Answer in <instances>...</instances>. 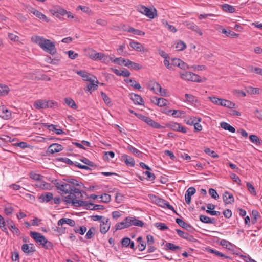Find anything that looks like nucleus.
<instances>
[{"label": "nucleus", "mask_w": 262, "mask_h": 262, "mask_svg": "<svg viewBox=\"0 0 262 262\" xmlns=\"http://www.w3.org/2000/svg\"><path fill=\"white\" fill-rule=\"evenodd\" d=\"M249 70L251 72H254L262 76V69L260 68L251 66L250 67Z\"/></svg>", "instance_id": "nucleus-62"}, {"label": "nucleus", "mask_w": 262, "mask_h": 262, "mask_svg": "<svg viewBox=\"0 0 262 262\" xmlns=\"http://www.w3.org/2000/svg\"><path fill=\"white\" fill-rule=\"evenodd\" d=\"M151 101L152 103L160 107L166 106L168 103L167 100L163 98H158L157 97H154L151 98Z\"/></svg>", "instance_id": "nucleus-10"}, {"label": "nucleus", "mask_w": 262, "mask_h": 262, "mask_svg": "<svg viewBox=\"0 0 262 262\" xmlns=\"http://www.w3.org/2000/svg\"><path fill=\"white\" fill-rule=\"evenodd\" d=\"M95 230H96V228L94 227H92L91 228H90L85 235V238H86V239L92 238L95 235Z\"/></svg>", "instance_id": "nucleus-48"}, {"label": "nucleus", "mask_w": 262, "mask_h": 262, "mask_svg": "<svg viewBox=\"0 0 262 262\" xmlns=\"http://www.w3.org/2000/svg\"><path fill=\"white\" fill-rule=\"evenodd\" d=\"M99 198L104 203H108L111 201V195L107 193H104L100 196Z\"/></svg>", "instance_id": "nucleus-59"}, {"label": "nucleus", "mask_w": 262, "mask_h": 262, "mask_svg": "<svg viewBox=\"0 0 262 262\" xmlns=\"http://www.w3.org/2000/svg\"><path fill=\"white\" fill-rule=\"evenodd\" d=\"M34 107L37 109H45L48 108L46 101L45 100H38L34 103Z\"/></svg>", "instance_id": "nucleus-25"}, {"label": "nucleus", "mask_w": 262, "mask_h": 262, "mask_svg": "<svg viewBox=\"0 0 262 262\" xmlns=\"http://www.w3.org/2000/svg\"><path fill=\"white\" fill-rule=\"evenodd\" d=\"M222 7L223 11L225 12L233 13L235 11V8L234 7L227 4L223 5Z\"/></svg>", "instance_id": "nucleus-40"}, {"label": "nucleus", "mask_w": 262, "mask_h": 262, "mask_svg": "<svg viewBox=\"0 0 262 262\" xmlns=\"http://www.w3.org/2000/svg\"><path fill=\"white\" fill-rule=\"evenodd\" d=\"M176 222L180 227L186 230H188L189 228H191L190 224L185 222L181 219L177 218L176 219Z\"/></svg>", "instance_id": "nucleus-35"}, {"label": "nucleus", "mask_w": 262, "mask_h": 262, "mask_svg": "<svg viewBox=\"0 0 262 262\" xmlns=\"http://www.w3.org/2000/svg\"><path fill=\"white\" fill-rule=\"evenodd\" d=\"M86 227L84 226H82L78 228H75L74 229V231L76 233H79L81 235H83L85 232L86 231Z\"/></svg>", "instance_id": "nucleus-52"}, {"label": "nucleus", "mask_w": 262, "mask_h": 262, "mask_svg": "<svg viewBox=\"0 0 262 262\" xmlns=\"http://www.w3.org/2000/svg\"><path fill=\"white\" fill-rule=\"evenodd\" d=\"M176 48L179 51H183L186 48V44L183 41H180L176 45Z\"/></svg>", "instance_id": "nucleus-63"}, {"label": "nucleus", "mask_w": 262, "mask_h": 262, "mask_svg": "<svg viewBox=\"0 0 262 262\" xmlns=\"http://www.w3.org/2000/svg\"><path fill=\"white\" fill-rule=\"evenodd\" d=\"M222 33L226 35L227 37L230 38H237L239 36V34L233 32L232 31H227L226 29L223 28L222 30Z\"/></svg>", "instance_id": "nucleus-30"}, {"label": "nucleus", "mask_w": 262, "mask_h": 262, "mask_svg": "<svg viewBox=\"0 0 262 262\" xmlns=\"http://www.w3.org/2000/svg\"><path fill=\"white\" fill-rule=\"evenodd\" d=\"M196 192V190L194 187H190L186 191L185 198V201L187 204H189L191 202V197Z\"/></svg>", "instance_id": "nucleus-18"}, {"label": "nucleus", "mask_w": 262, "mask_h": 262, "mask_svg": "<svg viewBox=\"0 0 262 262\" xmlns=\"http://www.w3.org/2000/svg\"><path fill=\"white\" fill-rule=\"evenodd\" d=\"M130 239L129 237H124L122 238L121 242V244L122 247H127L129 246Z\"/></svg>", "instance_id": "nucleus-64"}, {"label": "nucleus", "mask_w": 262, "mask_h": 262, "mask_svg": "<svg viewBox=\"0 0 262 262\" xmlns=\"http://www.w3.org/2000/svg\"><path fill=\"white\" fill-rule=\"evenodd\" d=\"M139 243L138 248L140 251H143L146 248V243L141 236L138 237L137 239Z\"/></svg>", "instance_id": "nucleus-38"}, {"label": "nucleus", "mask_w": 262, "mask_h": 262, "mask_svg": "<svg viewBox=\"0 0 262 262\" xmlns=\"http://www.w3.org/2000/svg\"><path fill=\"white\" fill-rule=\"evenodd\" d=\"M45 126H47L49 130L54 132L57 135H60L64 133V132L60 129H57L56 125L53 124L48 125L47 124H45Z\"/></svg>", "instance_id": "nucleus-34"}, {"label": "nucleus", "mask_w": 262, "mask_h": 262, "mask_svg": "<svg viewBox=\"0 0 262 262\" xmlns=\"http://www.w3.org/2000/svg\"><path fill=\"white\" fill-rule=\"evenodd\" d=\"M140 11L150 18H154L155 17L154 12L150 9L145 6H141Z\"/></svg>", "instance_id": "nucleus-26"}, {"label": "nucleus", "mask_w": 262, "mask_h": 262, "mask_svg": "<svg viewBox=\"0 0 262 262\" xmlns=\"http://www.w3.org/2000/svg\"><path fill=\"white\" fill-rule=\"evenodd\" d=\"M127 149L130 151L133 154H135V155H137L138 156H140L141 154V152L137 149L135 148L133 146L129 145L127 146Z\"/></svg>", "instance_id": "nucleus-60"}, {"label": "nucleus", "mask_w": 262, "mask_h": 262, "mask_svg": "<svg viewBox=\"0 0 262 262\" xmlns=\"http://www.w3.org/2000/svg\"><path fill=\"white\" fill-rule=\"evenodd\" d=\"M130 99L135 104L138 105H143V100L142 98L139 95L131 93L129 94Z\"/></svg>", "instance_id": "nucleus-24"}, {"label": "nucleus", "mask_w": 262, "mask_h": 262, "mask_svg": "<svg viewBox=\"0 0 262 262\" xmlns=\"http://www.w3.org/2000/svg\"><path fill=\"white\" fill-rule=\"evenodd\" d=\"M31 12L36 15L37 17L45 21L48 22L49 21L45 15L43 14L40 12L36 9H33V10L31 11Z\"/></svg>", "instance_id": "nucleus-29"}, {"label": "nucleus", "mask_w": 262, "mask_h": 262, "mask_svg": "<svg viewBox=\"0 0 262 262\" xmlns=\"http://www.w3.org/2000/svg\"><path fill=\"white\" fill-rule=\"evenodd\" d=\"M155 227L158 228L159 230L164 231L168 229V227L163 223H156L155 224Z\"/></svg>", "instance_id": "nucleus-61"}, {"label": "nucleus", "mask_w": 262, "mask_h": 262, "mask_svg": "<svg viewBox=\"0 0 262 262\" xmlns=\"http://www.w3.org/2000/svg\"><path fill=\"white\" fill-rule=\"evenodd\" d=\"M81 199H82V198L81 199L76 198L75 199L73 198L72 200H67L66 203H71L72 205L75 207L83 206L85 208L88 204V203L86 201H83L81 200Z\"/></svg>", "instance_id": "nucleus-5"}, {"label": "nucleus", "mask_w": 262, "mask_h": 262, "mask_svg": "<svg viewBox=\"0 0 262 262\" xmlns=\"http://www.w3.org/2000/svg\"><path fill=\"white\" fill-rule=\"evenodd\" d=\"M77 74L82 77L83 80L84 81L90 80L91 77H90V74H88L87 72L84 71H79L77 72Z\"/></svg>", "instance_id": "nucleus-49"}, {"label": "nucleus", "mask_w": 262, "mask_h": 262, "mask_svg": "<svg viewBox=\"0 0 262 262\" xmlns=\"http://www.w3.org/2000/svg\"><path fill=\"white\" fill-rule=\"evenodd\" d=\"M9 229L11 230L13 233L16 234L17 236L20 235V231L18 228H17L14 225H12L8 226Z\"/></svg>", "instance_id": "nucleus-58"}, {"label": "nucleus", "mask_w": 262, "mask_h": 262, "mask_svg": "<svg viewBox=\"0 0 262 262\" xmlns=\"http://www.w3.org/2000/svg\"><path fill=\"white\" fill-rule=\"evenodd\" d=\"M10 89L9 87L5 84H0V95L2 96L6 95L8 94Z\"/></svg>", "instance_id": "nucleus-42"}, {"label": "nucleus", "mask_w": 262, "mask_h": 262, "mask_svg": "<svg viewBox=\"0 0 262 262\" xmlns=\"http://www.w3.org/2000/svg\"><path fill=\"white\" fill-rule=\"evenodd\" d=\"M31 40L33 43L39 46L44 51L51 55H54L56 53L55 43L50 40L37 35L32 36Z\"/></svg>", "instance_id": "nucleus-2"}, {"label": "nucleus", "mask_w": 262, "mask_h": 262, "mask_svg": "<svg viewBox=\"0 0 262 262\" xmlns=\"http://www.w3.org/2000/svg\"><path fill=\"white\" fill-rule=\"evenodd\" d=\"M249 139L251 142L256 145H260L262 142H260L259 138L255 135H251L249 136Z\"/></svg>", "instance_id": "nucleus-41"}, {"label": "nucleus", "mask_w": 262, "mask_h": 262, "mask_svg": "<svg viewBox=\"0 0 262 262\" xmlns=\"http://www.w3.org/2000/svg\"><path fill=\"white\" fill-rule=\"evenodd\" d=\"M204 151L206 154L209 155L212 158H215L219 157V155L214 151L211 150L209 148H205Z\"/></svg>", "instance_id": "nucleus-53"}, {"label": "nucleus", "mask_w": 262, "mask_h": 262, "mask_svg": "<svg viewBox=\"0 0 262 262\" xmlns=\"http://www.w3.org/2000/svg\"><path fill=\"white\" fill-rule=\"evenodd\" d=\"M200 220L204 223H214L215 219L214 218L211 219L207 216L201 215L199 216Z\"/></svg>", "instance_id": "nucleus-32"}, {"label": "nucleus", "mask_w": 262, "mask_h": 262, "mask_svg": "<svg viewBox=\"0 0 262 262\" xmlns=\"http://www.w3.org/2000/svg\"><path fill=\"white\" fill-rule=\"evenodd\" d=\"M0 117L6 120L9 119L11 117V112L5 106H2L0 107Z\"/></svg>", "instance_id": "nucleus-13"}, {"label": "nucleus", "mask_w": 262, "mask_h": 262, "mask_svg": "<svg viewBox=\"0 0 262 262\" xmlns=\"http://www.w3.org/2000/svg\"><path fill=\"white\" fill-rule=\"evenodd\" d=\"M184 24L187 26L188 29L192 30V31L198 33L200 36H202L203 34L202 32L200 29V28L198 27L197 25L194 24L193 23L191 22L190 21H186L184 23Z\"/></svg>", "instance_id": "nucleus-11"}, {"label": "nucleus", "mask_w": 262, "mask_h": 262, "mask_svg": "<svg viewBox=\"0 0 262 262\" xmlns=\"http://www.w3.org/2000/svg\"><path fill=\"white\" fill-rule=\"evenodd\" d=\"M63 150V147L61 145L57 143H53L48 147L47 152L50 154H55Z\"/></svg>", "instance_id": "nucleus-9"}, {"label": "nucleus", "mask_w": 262, "mask_h": 262, "mask_svg": "<svg viewBox=\"0 0 262 262\" xmlns=\"http://www.w3.org/2000/svg\"><path fill=\"white\" fill-rule=\"evenodd\" d=\"M111 227V222L109 219L107 218L105 221H101L100 225V232L104 234L109 230Z\"/></svg>", "instance_id": "nucleus-8"}, {"label": "nucleus", "mask_w": 262, "mask_h": 262, "mask_svg": "<svg viewBox=\"0 0 262 262\" xmlns=\"http://www.w3.org/2000/svg\"><path fill=\"white\" fill-rule=\"evenodd\" d=\"M131 226V224H130V222H129V221L124 220V221L118 223L116 224L115 228V230L114 232L118 230H122L124 228H128Z\"/></svg>", "instance_id": "nucleus-17"}, {"label": "nucleus", "mask_w": 262, "mask_h": 262, "mask_svg": "<svg viewBox=\"0 0 262 262\" xmlns=\"http://www.w3.org/2000/svg\"><path fill=\"white\" fill-rule=\"evenodd\" d=\"M221 127L225 130H228L231 133H235V129L227 122H222L220 123Z\"/></svg>", "instance_id": "nucleus-31"}, {"label": "nucleus", "mask_w": 262, "mask_h": 262, "mask_svg": "<svg viewBox=\"0 0 262 262\" xmlns=\"http://www.w3.org/2000/svg\"><path fill=\"white\" fill-rule=\"evenodd\" d=\"M53 199V194L51 192H45L38 198L39 202L48 203Z\"/></svg>", "instance_id": "nucleus-12"}, {"label": "nucleus", "mask_w": 262, "mask_h": 262, "mask_svg": "<svg viewBox=\"0 0 262 262\" xmlns=\"http://www.w3.org/2000/svg\"><path fill=\"white\" fill-rule=\"evenodd\" d=\"M192 77L191 81L193 82H202L203 81H206V78L204 77L202 79H201L200 77L193 73H192Z\"/></svg>", "instance_id": "nucleus-47"}, {"label": "nucleus", "mask_w": 262, "mask_h": 262, "mask_svg": "<svg viewBox=\"0 0 262 262\" xmlns=\"http://www.w3.org/2000/svg\"><path fill=\"white\" fill-rule=\"evenodd\" d=\"M63 224H67L71 227L75 226L76 224L74 220L68 218H62L58 221V226H62Z\"/></svg>", "instance_id": "nucleus-22"}, {"label": "nucleus", "mask_w": 262, "mask_h": 262, "mask_svg": "<svg viewBox=\"0 0 262 262\" xmlns=\"http://www.w3.org/2000/svg\"><path fill=\"white\" fill-rule=\"evenodd\" d=\"M22 251L26 254H29L30 253L34 252L36 251L35 248L33 246V244H23L21 246Z\"/></svg>", "instance_id": "nucleus-20"}, {"label": "nucleus", "mask_w": 262, "mask_h": 262, "mask_svg": "<svg viewBox=\"0 0 262 262\" xmlns=\"http://www.w3.org/2000/svg\"><path fill=\"white\" fill-rule=\"evenodd\" d=\"M64 101L66 103L72 108H77V105L72 98H66L64 99Z\"/></svg>", "instance_id": "nucleus-44"}, {"label": "nucleus", "mask_w": 262, "mask_h": 262, "mask_svg": "<svg viewBox=\"0 0 262 262\" xmlns=\"http://www.w3.org/2000/svg\"><path fill=\"white\" fill-rule=\"evenodd\" d=\"M208 99H209L214 104L218 105H221V103L223 101V99L218 98L215 97H211V96L208 97Z\"/></svg>", "instance_id": "nucleus-51"}, {"label": "nucleus", "mask_w": 262, "mask_h": 262, "mask_svg": "<svg viewBox=\"0 0 262 262\" xmlns=\"http://www.w3.org/2000/svg\"><path fill=\"white\" fill-rule=\"evenodd\" d=\"M167 126L173 130L178 132L180 128V124L176 122H170L167 124Z\"/></svg>", "instance_id": "nucleus-45"}, {"label": "nucleus", "mask_w": 262, "mask_h": 262, "mask_svg": "<svg viewBox=\"0 0 262 262\" xmlns=\"http://www.w3.org/2000/svg\"><path fill=\"white\" fill-rule=\"evenodd\" d=\"M192 73L190 72L185 71L184 72H180L181 78L185 80L191 81L192 77Z\"/></svg>", "instance_id": "nucleus-37"}, {"label": "nucleus", "mask_w": 262, "mask_h": 262, "mask_svg": "<svg viewBox=\"0 0 262 262\" xmlns=\"http://www.w3.org/2000/svg\"><path fill=\"white\" fill-rule=\"evenodd\" d=\"M35 185L42 190H51L53 188V186L50 183L42 181V179L37 181Z\"/></svg>", "instance_id": "nucleus-14"}, {"label": "nucleus", "mask_w": 262, "mask_h": 262, "mask_svg": "<svg viewBox=\"0 0 262 262\" xmlns=\"http://www.w3.org/2000/svg\"><path fill=\"white\" fill-rule=\"evenodd\" d=\"M30 236L33 238L37 243L42 245V247L46 249L51 250L53 248V244L48 241L45 236L41 233L36 232H30Z\"/></svg>", "instance_id": "nucleus-3"}, {"label": "nucleus", "mask_w": 262, "mask_h": 262, "mask_svg": "<svg viewBox=\"0 0 262 262\" xmlns=\"http://www.w3.org/2000/svg\"><path fill=\"white\" fill-rule=\"evenodd\" d=\"M149 199L152 201V202L156 204L163 208H167L169 210L172 211L173 212L179 215L174 210V208L169 204V203L166 200L159 198V196L154 194H149Z\"/></svg>", "instance_id": "nucleus-4"}, {"label": "nucleus", "mask_w": 262, "mask_h": 262, "mask_svg": "<svg viewBox=\"0 0 262 262\" xmlns=\"http://www.w3.org/2000/svg\"><path fill=\"white\" fill-rule=\"evenodd\" d=\"M165 249L166 250H169L172 251H176L178 250H180L181 249V248L180 246L175 245L171 243H167L165 245Z\"/></svg>", "instance_id": "nucleus-28"}, {"label": "nucleus", "mask_w": 262, "mask_h": 262, "mask_svg": "<svg viewBox=\"0 0 262 262\" xmlns=\"http://www.w3.org/2000/svg\"><path fill=\"white\" fill-rule=\"evenodd\" d=\"M221 106L232 108L235 107V104L231 101L223 99V101L221 103Z\"/></svg>", "instance_id": "nucleus-33"}, {"label": "nucleus", "mask_w": 262, "mask_h": 262, "mask_svg": "<svg viewBox=\"0 0 262 262\" xmlns=\"http://www.w3.org/2000/svg\"><path fill=\"white\" fill-rule=\"evenodd\" d=\"M101 95L105 103L108 106H111L112 105V102L107 95L105 93L101 92Z\"/></svg>", "instance_id": "nucleus-50"}, {"label": "nucleus", "mask_w": 262, "mask_h": 262, "mask_svg": "<svg viewBox=\"0 0 262 262\" xmlns=\"http://www.w3.org/2000/svg\"><path fill=\"white\" fill-rule=\"evenodd\" d=\"M88 81L90 82V83L87 85V89L88 91H91V90H96L97 89L98 86L97 84H95V79H90V80H88Z\"/></svg>", "instance_id": "nucleus-36"}, {"label": "nucleus", "mask_w": 262, "mask_h": 262, "mask_svg": "<svg viewBox=\"0 0 262 262\" xmlns=\"http://www.w3.org/2000/svg\"><path fill=\"white\" fill-rule=\"evenodd\" d=\"M171 64L172 66H177L182 69H188L189 66L182 60L179 58H173L171 60Z\"/></svg>", "instance_id": "nucleus-7"}, {"label": "nucleus", "mask_w": 262, "mask_h": 262, "mask_svg": "<svg viewBox=\"0 0 262 262\" xmlns=\"http://www.w3.org/2000/svg\"><path fill=\"white\" fill-rule=\"evenodd\" d=\"M89 57L92 59L100 60H105V58H107V57L105 56L103 53H95L94 54L90 55Z\"/></svg>", "instance_id": "nucleus-27"}, {"label": "nucleus", "mask_w": 262, "mask_h": 262, "mask_svg": "<svg viewBox=\"0 0 262 262\" xmlns=\"http://www.w3.org/2000/svg\"><path fill=\"white\" fill-rule=\"evenodd\" d=\"M122 159L127 166L134 167L135 164V161L133 158L126 155H123Z\"/></svg>", "instance_id": "nucleus-23"}, {"label": "nucleus", "mask_w": 262, "mask_h": 262, "mask_svg": "<svg viewBox=\"0 0 262 262\" xmlns=\"http://www.w3.org/2000/svg\"><path fill=\"white\" fill-rule=\"evenodd\" d=\"M112 62L113 63L117 64L119 66H121V65L124 66L125 63L126 62V59H125L122 57L116 58L115 59L113 60Z\"/></svg>", "instance_id": "nucleus-54"}, {"label": "nucleus", "mask_w": 262, "mask_h": 262, "mask_svg": "<svg viewBox=\"0 0 262 262\" xmlns=\"http://www.w3.org/2000/svg\"><path fill=\"white\" fill-rule=\"evenodd\" d=\"M142 120L145 122L148 125L154 128H164V127L159 124L158 123L155 122L154 120L151 119L150 118L144 116L142 117Z\"/></svg>", "instance_id": "nucleus-6"}, {"label": "nucleus", "mask_w": 262, "mask_h": 262, "mask_svg": "<svg viewBox=\"0 0 262 262\" xmlns=\"http://www.w3.org/2000/svg\"><path fill=\"white\" fill-rule=\"evenodd\" d=\"M129 45L132 48L138 52L143 51L144 52L147 51V49L144 50V48L142 45L138 42L132 41L130 42Z\"/></svg>", "instance_id": "nucleus-16"}, {"label": "nucleus", "mask_w": 262, "mask_h": 262, "mask_svg": "<svg viewBox=\"0 0 262 262\" xmlns=\"http://www.w3.org/2000/svg\"><path fill=\"white\" fill-rule=\"evenodd\" d=\"M125 48V45H122L119 46V48L117 49V52L118 53L123 56H126L128 55V53L127 52H124V49Z\"/></svg>", "instance_id": "nucleus-55"}, {"label": "nucleus", "mask_w": 262, "mask_h": 262, "mask_svg": "<svg viewBox=\"0 0 262 262\" xmlns=\"http://www.w3.org/2000/svg\"><path fill=\"white\" fill-rule=\"evenodd\" d=\"M125 220L129 221V222H130L131 226L134 225L136 226H139L141 227H142L144 226V223L142 221L138 220L135 217L130 216L127 217L125 218Z\"/></svg>", "instance_id": "nucleus-19"}, {"label": "nucleus", "mask_w": 262, "mask_h": 262, "mask_svg": "<svg viewBox=\"0 0 262 262\" xmlns=\"http://www.w3.org/2000/svg\"><path fill=\"white\" fill-rule=\"evenodd\" d=\"M246 186L249 191L250 192L251 194H252L253 195H256V192L254 186L250 182H247Z\"/></svg>", "instance_id": "nucleus-56"}, {"label": "nucleus", "mask_w": 262, "mask_h": 262, "mask_svg": "<svg viewBox=\"0 0 262 262\" xmlns=\"http://www.w3.org/2000/svg\"><path fill=\"white\" fill-rule=\"evenodd\" d=\"M51 12L54 16L59 19H61V17L66 15V13H67V11L66 10L61 8L51 10Z\"/></svg>", "instance_id": "nucleus-21"}, {"label": "nucleus", "mask_w": 262, "mask_h": 262, "mask_svg": "<svg viewBox=\"0 0 262 262\" xmlns=\"http://www.w3.org/2000/svg\"><path fill=\"white\" fill-rule=\"evenodd\" d=\"M124 81L126 83H129V82L131 83L130 86L133 87L135 89H138V90H140L141 88V86L140 85V84L138 83V82H137L134 79H130L129 80H126V79H125Z\"/></svg>", "instance_id": "nucleus-46"}, {"label": "nucleus", "mask_w": 262, "mask_h": 262, "mask_svg": "<svg viewBox=\"0 0 262 262\" xmlns=\"http://www.w3.org/2000/svg\"><path fill=\"white\" fill-rule=\"evenodd\" d=\"M246 91L250 94H259L260 93V89L257 88L249 86L247 88Z\"/></svg>", "instance_id": "nucleus-43"}, {"label": "nucleus", "mask_w": 262, "mask_h": 262, "mask_svg": "<svg viewBox=\"0 0 262 262\" xmlns=\"http://www.w3.org/2000/svg\"><path fill=\"white\" fill-rule=\"evenodd\" d=\"M223 199L225 204H231L234 202V199L232 194L226 191L223 195Z\"/></svg>", "instance_id": "nucleus-15"}, {"label": "nucleus", "mask_w": 262, "mask_h": 262, "mask_svg": "<svg viewBox=\"0 0 262 262\" xmlns=\"http://www.w3.org/2000/svg\"><path fill=\"white\" fill-rule=\"evenodd\" d=\"M151 90H152L155 94H158L159 91H161V86L158 83L154 82Z\"/></svg>", "instance_id": "nucleus-57"}, {"label": "nucleus", "mask_w": 262, "mask_h": 262, "mask_svg": "<svg viewBox=\"0 0 262 262\" xmlns=\"http://www.w3.org/2000/svg\"><path fill=\"white\" fill-rule=\"evenodd\" d=\"M127 31L130 33H132L135 35H138L140 36L144 35L145 34L144 32H143L142 31L138 29H136L132 27H129Z\"/></svg>", "instance_id": "nucleus-39"}, {"label": "nucleus", "mask_w": 262, "mask_h": 262, "mask_svg": "<svg viewBox=\"0 0 262 262\" xmlns=\"http://www.w3.org/2000/svg\"><path fill=\"white\" fill-rule=\"evenodd\" d=\"M52 182L55 185L58 192L63 196L62 200L66 202L67 200H72L73 198L81 199L82 194L80 190L82 183L75 179L66 180L59 181L54 180Z\"/></svg>", "instance_id": "nucleus-1"}]
</instances>
